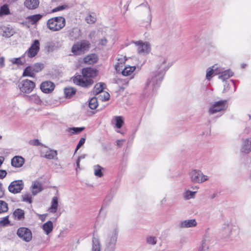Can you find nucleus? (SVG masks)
I'll list each match as a JSON object with an SVG mask.
<instances>
[{"label":"nucleus","instance_id":"1","mask_svg":"<svg viewBox=\"0 0 251 251\" xmlns=\"http://www.w3.org/2000/svg\"><path fill=\"white\" fill-rule=\"evenodd\" d=\"M82 75H77L73 78V82L76 85L82 87H90L94 83L92 78L97 75V71L91 68H86L82 69Z\"/></svg>","mask_w":251,"mask_h":251},{"label":"nucleus","instance_id":"2","mask_svg":"<svg viewBox=\"0 0 251 251\" xmlns=\"http://www.w3.org/2000/svg\"><path fill=\"white\" fill-rule=\"evenodd\" d=\"M163 76L152 72L147 78L144 87V92L148 96H153L157 92Z\"/></svg>","mask_w":251,"mask_h":251},{"label":"nucleus","instance_id":"3","mask_svg":"<svg viewBox=\"0 0 251 251\" xmlns=\"http://www.w3.org/2000/svg\"><path fill=\"white\" fill-rule=\"evenodd\" d=\"M168 59V55L165 53L157 56L155 59V70L153 72L164 77L166 72L171 66Z\"/></svg>","mask_w":251,"mask_h":251},{"label":"nucleus","instance_id":"4","mask_svg":"<svg viewBox=\"0 0 251 251\" xmlns=\"http://www.w3.org/2000/svg\"><path fill=\"white\" fill-rule=\"evenodd\" d=\"M65 19L62 16L50 18L47 22V27L52 31L60 30L65 26Z\"/></svg>","mask_w":251,"mask_h":251},{"label":"nucleus","instance_id":"5","mask_svg":"<svg viewBox=\"0 0 251 251\" xmlns=\"http://www.w3.org/2000/svg\"><path fill=\"white\" fill-rule=\"evenodd\" d=\"M118 237V231L113 229L107 234L105 240V251H114Z\"/></svg>","mask_w":251,"mask_h":251},{"label":"nucleus","instance_id":"6","mask_svg":"<svg viewBox=\"0 0 251 251\" xmlns=\"http://www.w3.org/2000/svg\"><path fill=\"white\" fill-rule=\"evenodd\" d=\"M191 181L195 183H202L209 180V176L204 175L201 171L194 169L189 173Z\"/></svg>","mask_w":251,"mask_h":251},{"label":"nucleus","instance_id":"7","mask_svg":"<svg viewBox=\"0 0 251 251\" xmlns=\"http://www.w3.org/2000/svg\"><path fill=\"white\" fill-rule=\"evenodd\" d=\"M90 44L88 41L82 40L75 44L72 48V52L76 55L83 53L89 48Z\"/></svg>","mask_w":251,"mask_h":251},{"label":"nucleus","instance_id":"8","mask_svg":"<svg viewBox=\"0 0 251 251\" xmlns=\"http://www.w3.org/2000/svg\"><path fill=\"white\" fill-rule=\"evenodd\" d=\"M21 92L25 94L30 93L35 87V83L29 79L22 80L18 85Z\"/></svg>","mask_w":251,"mask_h":251},{"label":"nucleus","instance_id":"9","mask_svg":"<svg viewBox=\"0 0 251 251\" xmlns=\"http://www.w3.org/2000/svg\"><path fill=\"white\" fill-rule=\"evenodd\" d=\"M134 44L136 46L137 51L139 54L143 55H147L151 50V45L148 42H143L140 40L134 42Z\"/></svg>","mask_w":251,"mask_h":251},{"label":"nucleus","instance_id":"10","mask_svg":"<svg viewBox=\"0 0 251 251\" xmlns=\"http://www.w3.org/2000/svg\"><path fill=\"white\" fill-rule=\"evenodd\" d=\"M226 100H220L213 102L208 109V113L210 115L224 111L226 109Z\"/></svg>","mask_w":251,"mask_h":251},{"label":"nucleus","instance_id":"11","mask_svg":"<svg viewBox=\"0 0 251 251\" xmlns=\"http://www.w3.org/2000/svg\"><path fill=\"white\" fill-rule=\"evenodd\" d=\"M17 236L23 241L29 242L32 239V233L30 229L25 227H21L17 229Z\"/></svg>","mask_w":251,"mask_h":251},{"label":"nucleus","instance_id":"12","mask_svg":"<svg viewBox=\"0 0 251 251\" xmlns=\"http://www.w3.org/2000/svg\"><path fill=\"white\" fill-rule=\"evenodd\" d=\"M44 147L46 149H41V156L44 157L47 159H57V151L51 149L46 146H44Z\"/></svg>","mask_w":251,"mask_h":251},{"label":"nucleus","instance_id":"13","mask_svg":"<svg viewBox=\"0 0 251 251\" xmlns=\"http://www.w3.org/2000/svg\"><path fill=\"white\" fill-rule=\"evenodd\" d=\"M24 182L22 180H15L11 182L8 186V190L13 194L20 193L24 188Z\"/></svg>","mask_w":251,"mask_h":251},{"label":"nucleus","instance_id":"14","mask_svg":"<svg viewBox=\"0 0 251 251\" xmlns=\"http://www.w3.org/2000/svg\"><path fill=\"white\" fill-rule=\"evenodd\" d=\"M39 50V41L38 40H35L25 53L29 57L32 58L34 57L38 53Z\"/></svg>","mask_w":251,"mask_h":251},{"label":"nucleus","instance_id":"15","mask_svg":"<svg viewBox=\"0 0 251 251\" xmlns=\"http://www.w3.org/2000/svg\"><path fill=\"white\" fill-rule=\"evenodd\" d=\"M14 33V29L10 26H0V34L3 37L9 38L13 36Z\"/></svg>","mask_w":251,"mask_h":251},{"label":"nucleus","instance_id":"16","mask_svg":"<svg viewBox=\"0 0 251 251\" xmlns=\"http://www.w3.org/2000/svg\"><path fill=\"white\" fill-rule=\"evenodd\" d=\"M197 225V222L195 219H188L180 221L178 227L180 228H188L195 227Z\"/></svg>","mask_w":251,"mask_h":251},{"label":"nucleus","instance_id":"17","mask_svg":"<svg viewBox=\"0 0 251 251\" xmlns=\"http://www.w3.org/2000/svg\"><path fill=\"white\" fill-rule=\"evenodd\" d=\"M140 6H145L148 12V17H147V21L146 23H142V26L145 27L146 28H148L151 27V22L152 20V14L151 9L147 2H146L144 3H142L139 5Z\"/></svg>","mask_w":251,"mask_h":251},{"label":"nucleus","instance_id":"18","mask_svg":"<svg viewBox=\"0 0 251 251\" xmlns=\"http://www.w3.org/2000/svg\"><path fill=\"white\" fill-rule=\"evenodd\" d=\"M55 85L50 81L43 82L40 85L41 91L45 93H50L54 89Z\"/></svg>","mask_w":251,"mask_h":251},{"label":"nucleus","instance_id":"19","mask_svg":"<svg viewBox=\"0 0 251 251\" xmlns=\"http://www.w3.org/2000/svg\"><path fill=\"white\" fill-rule=\"evenodd\" d=\"M25 160L21 156H15L11 160V164L12 167L16 168L22 167L24 164Z\"/></svg>","mask_w":251,"mask_h":251},{"label":"nucleus","instance_id":"20","mask_svg":"<svg viewBox=\"0 0 251 251\" xmlns=\"http://www.w3.org/2000/svg\"><path fill=\"white\" fill-rule=\"evenodd\" d=\"M240 151L241 152L246 154L251 151V137L243 140Z\"/></svg>","mask_w":251,"mask_h":251},{"label":"nucleus","instance_id":"21","mask_svg":"<svg viewBox=\"0 0 251 251\" xmlns=\"http://www.w3.org/2000/svg\"><path fill=\"white\" fill-rule=\"evenodd\" d=\"M211 238L207 235L203 237L201 246H200L198 251H208L209 246L211 243Z\"/></svg>","mask_w":251,"mask_h":251},{"label":"nucleus","instance_id":"22","mask_svg":"<svg viewBox=\"0 0 251 251\" xmlns=\"http://www.w3.org/2000/svg\"><path fill=\"white\" fill-rule=\"evenodd\" d=\"M231 227L228 224H225L220 229V234L222 238L229 237L231 234Z\"/></svg>","mask_w":251,"mask_h":251},{"label":"nucleus","instance_id":"23","mask_svg":"<svg viewBox=\"0 0 251 251\" xmlns=\"http://www.w3.org/2000/svg\"><path fill=\"white\" fill-rule=\"evenodd\" d=\"M39 0H25L24 2L25 6L29 10L37 8L39 6Z\"/></svg>","mask_w":251,"mask_h":251},{"label":"nucleus","instance_id":"24","mask_svg":"<svg viewBox=\"0 0 251 251\" xmlns=\"http://www.w3.org/2000/svg\"><path fill=\"white\" fill-rule=\"evenodd\" d=\"M58 206V198L56 196L53 197L51 202V205L49 208V211L52 213H55L57 210Z\"/></svg>","mask_w":251,"mask_h":251},{"label":"nucleus","instance_id":"25","mask_svg":"<svg viewBox=\"0 0 251 251\" xmlns=\"http://www.w3.org/2000/svg\"><path fill=\"white\" fill-rule=\"evenodd\" d=\"M42 228L43 230L44 231L45 233L48 235L53 230V223L50 221H48V222L44 223Z\"/></svg>","mask_w":251,"mask_h":251},{"label":"nucleus","instance_id":"26","mask_svg":"<svg viewBox=\"0 0 251 251\" xmlns=\"http://www.w3.org/2000/svg\"><path fill=\"white\" fill-rule=\"evenodd\" d=\"M85 21L88 24H93L97 21V15L94 12H89L85 17Z\"/></svg>","mask_w":251,"mask_h":251},{"label":"nucleus","instance_id":"27","mask_svg":"<svg viewBox=\"0 0 251 251\" xmlns=\"http://www.w3.org/2000/svg\"><path fill=\"white\" fill-rule=\"evenodd\" d=\"M26 100L30 102H33L37 104H40L42 102L40 97L36 94L26 96Z\"/></svg>","mask_w":251,"mask_h":251},{"label":"nucleus","instance_id":"28","mask_svg":"<svg viewBox=\"0 0 251 251\" xmlns=\"http://www.w3.org/2000/svg\"><path fill=\"white\" fill-rule=\"evenodd\" d=\"M135 66H126L122 71V74L124 76L130 75L135 70Z\"/></svg>","mask_w":251,"mask_h":251},{"label":"nucleus","instance_id":"29","mask_svg":"<svg viewBox=\"0 0 251 251\" xmlns=\"http://www.w3.org/2000/svg\"><path fill=\"white\" fill-rule=\"evenodd\" d=\"M100 245L99 238L93 237L92 240V251H100Z\"/></svg>","mask_w":251,"mask_h":251},{"label":"nucleus","instance_id":"30","mask_svg":"<svg viewBox=\"0 0 251 251\" xmlns=\"http://www.w3.org/2000/svg\"><path fill=\"white\" fill-rule=\"evenodd\" d=\"M13 215L15 218L18 220H22L25 218V212L24 211L21 209H16Z\"/></svg>","mask_w":251,"mask_h":251},{"label":"nucleus","instance_id":"31","mask_svg":"<svg viewBox=\"0 0 251 251\" xmlns=\"http://www.w3.org/2000/svg\"><path fill=\"white\" fill-rule=\"evenodd\" d=\"M42 190L41 184L38 182H35L32 186V193L33 195H35Z\"/></svg>","mask_w":251,"mask_h":251},{"label":"nucleus","instance_id":"32","mask_svg":"<svg viewBox=\"0 0 251 251\" xmlns=\"http://www.w3.org/2000/svg\"><path fill=\"white\" fill-rule=\"evenodd\" d=\"M105 84L104 83H98L96 84L94 88V93L98 95L102 92L104 89Z\"/></svg>","mask_w":251,"mask_h":251},{"label":"nucleus","instance_id":"33","mask_svg":"<svg viewBox=\"0 0 251 251\" xmlns=\"http://www.w3.org/2000/svg\"><path fill=\"white\" fill-rule=\"evenodd\" d=\"M32 67L31 66H28L26 67L24 70V72L23 74V76H29L33 77L35 76V73L33 71V69H32Z\"/></svg>","mask_w":251,"mask_h":251},{"label":"nucleus","instance_id":"34","mask_svg":"<svg viewBox=\"0 0 251 251\" xmlns=\"http://www.w3.org/2000/svg\"><path fill=\"white\" fill-rule=\"evenodd\" d=\"M85 129L84 127H70L67 129V131L70 133V135L74 134H77L80 132H82Z\"/></svg>","mask_w":251,"mask_h":251},{"label":"nucleus","instance_id":"35","mask_svg":"<svg viewBox=\"0 0 251 251\" xmlns=\"http://www.w3.org/2000/svg\"><path fill=\"white\" fill-rule=\"evenodd\" d=\"M232 75L233 73L230 70H227L222 72L221 75L219 76V78L223 81H225Z\"/></svg>","mask_w":251,"mask_h":251},{"label":"nucleus","instance_id":"36","mask_svg":"<svg viewBox=\"0 0 251 251\" xmlns=\"http://www.w3.org/2000/svg\"><path fill=\"white\" fill-rule=\"evenodd\" d=\"M10 14V10L7 4H4L0 7V17L9 15Z\"/></svg>","mask_w":251,"mask_h":251},{"label":"nucleus","instance_id":"37","mask_svg":"<svg viewBox=\"0 0 251 251\" xmlns=\"http://www.w3.org/2000/svg\"><path fill=\"white\" fill-rule=\"evenodd\" d=\"M43 17L41 14H35L31 16H29L27 17V19L32 24H35L39 21Z\"/></svg>","mask_w":251,"mask_h":251},{"label":"nucleus","instance_id":"38","mask_svg":"<svg viewBox=\"0 0 251 251\" xmlns=\"http://www.w3.org/2000/svg\"><path fill=\"white\" fill-rule=\"evenodd\" d=\"M196 192L191 191L190 190H186L183 193V197L186 200H188L191 199H194L195 197Z\"/></svg>","mask_w":251,"mask_h":251},{"label":"nucleus","instance_id":"39","mask_svg":"<svg viewBox=\"0 0 251 251\" xmlns=\"http://www.w3.org/2000/svg\"><path fill=\"white\" fill-rule=\"evenodd\" d=\"M94 175L98 177H101L103 176V173L102 170L103 168L99 165H95L93 167Z\"/></svg>","mask_w":251,"mask_h":251},{"label":"nucleus","instance_id":"40","mask_svg":"<svg viewBox=\"0 0 251 251\" xmlns=\"http://www.w3.org/2000/svg\"><path fill=\"white\" fill-rule=\"evenodd\" d=\"M76 93L75 90L72 87L65 88L64 89V94L67 98H70Z\"/></svg>","mask_w":251,"mask_h":251},{"label":"nucleus","instance_id":"41","mask_svg":"<svg viewBox=\"0 0 251 251\" xmlns=\"http://www.w3.org/2000/svg\"><path fill=\"white\" fill-rule=\"evenodd\" d=\"M217 68L215 66H213L211 68H209L206 71V78L207 80H210L213 74L215 72L216 74L217 73L216 72Z\"/></svg>","mask_w":251,"mask_h":251},{"label":"nucleus","instance_id":"42","mask_svg":"<svg viewBox=\"0 0 251 251\" xmlns=\"http://www.w3.org/2000/svg\"><path fill=\"white\" fill-rule=\"evenodd\" d=\"M115 126L117 128H121L124 124V119L122 116H115Z\"/></svg>","mask_w":251,"mask_h":251},{"label":"nucleus","instance_id":"43","mask_svg":"<svg viewBox=\"0 0 251 251\" xmlns=\"http://www.w3.org/2000/svg\"><path fill=\"white\" fill-rule=\"evenodd\" d=\"M231 86H233L234 87L233 90L232 92H234L235 91V85L234 81L232 80H230V83L226 82L224 85V88L223 91L224 92H226L229 91V88Z\"/></svg>","mask_w":251,"mask_h":251},{"label":"nucleus","instance_id":"44","mask_svg":"<svg viewBox=\"0 0 251 251\" xmlns=\"http://www.w3.org/2000/svg\"><path fill=\"white\" fill-rule=\"evenodd\" d=\"M98 105L97 99L95 97L90 99L89 102V106L91 109H95Z\"/></svg>","mask_w":251,"mask_h":251},{"label":"nucleus","instance_id":"45","mask_svg":"<svg viewBox=\"0 0 251 251\" xmlns=\"http://www.w3.org/2000/svg\"><path fill=\"white\" fill-rule=\"evenodd\" d=\"M35 73L40 72L44 67L43 63H37L31 66Z\"/></svg>","mask_w":251,"mask_h":251},{"label":"nucleus","instance_id":"46","mask_svg":"<svg viewBox=\"0 0 251 251\" xmlns=\"http://www.w3.org/2000/svg\"><path fill=\"white\" fill-rule=\"evenodd\" d=\"M84 61L89 64H92L96 61V57L95 54H91L87 56L84 58Z\"/></svg>","mask_w":251,"mask_h":251},{"label":"nucleus","instance_id":"47","mask_svg":"<svg viewBox=\"0 0 251 251\" xmlns=\"http://www.w3.org/2000/svg\"><path fill=\"white\" fill-rule=\"evenodd\" d=\"M8 209L7 203L2 201H0V213H4Z\"/></svg>","mask_w":251,"mask_h":251},{"label":"nucleus","instance_id":"48","mask_svg":"<svg viewBox=\"0 0 251 251\" xmlns=\"http://www.w3.org/2000/svg\"><path fill=\"white\" fill-rule=\"evenodd\" d=\"M146 242L150 245H155L157 243V239L154 236H149L147 237Z\"/></svg>","mask_w":251,"mask_h":251},{"label":"nucleus","instance_id":"49","mask_svg":"<svg viewBox=\"0 0 251 251\" xmlns=\"http://www.w3.org/2000/svg\"><path fill=\"white\" fill-rule=\"evenodd\" d=\"M10 61L13 64H16L17 65H22L23 63L21 60V58H13L10 59Z\"/></svg>","mask_w":251,"mask_h":251},{"label":"nucleus","instance_id":"50","mask_svg":"<svg viewBox=\"0 0 251 251\" xmlns=\"http://www.w3.org/2000/svg\"><path fill=\"white\" fill-rule=\"evenodd\" d=\"M9 221L7 216L3 217L1 220H0V226H7L9 224Z\"/></svg>","mask_w":251,"mask_h":251},{"label":"nucleus","instance_id":"51","mask_svg":"<svg viewBox=\"0 0 251 251\" xmlns=\"http://www.w3.org/2000/svg\"><path fill=\"white\" fill-rule=\"evenodd\" d=\"M29 144L31 145L35 146H42L44 147V146H45L44 145L42 144L38 139H33L30 140Z\"/></svg>","mask_w":251,"mask_h":251},{"label":"nucleus","instance_id":"52","mask_svg":"<svg viewBox=\"0 0 251 251\" xmlns=\"http://www.w3.org/2000/svg\"><path fill=\"white\" fill-rule=\"evenodd\" d=\"M68 7V5H67L66 4L59 6H57V7L53 8L51 12L52 13H54V12H56L57 11H61V10H64V9L67 8Z\"/></svg>","mask_w":251,"mask_h":251},{"label":"nucleus","instance_id":"53","mask_svg":"<svg viewBox=\"0 0 251 251\" xmlns=\"http://www.w3.org/2000/svg\"><path fill=\"white\" fill-rule=\"evenodd\" d=\"M100 97L102 101H106L109 99L110 95L107 92H104L102 95H100Z\"/></svg>","mask_w":251,"mask_h":251},{"label":"nucleus","instance_id":"54","mask_svg":"<svg viewBox=\"0 0 251 251\" xmlns=\"http://www.w3.org/2000/svg\"><path fill=\"white\" fill-rule=\"evenodd\" d=\"M55 45L53 43H49L47 45V49L48 51H52L54 50Z\"/></svg>","mask_w":251,"mask_h":251},{"label":"nucleus","instance_id":"55","mask_svg":"<svg viewBox=\"0 0 251 251\" xmlns=\"http://www.w3.org/2000/svg\"><path fill=\"white\" fill-rule=\"evenodd\" d=\"M85 139L84 138H81L79 141L78 143L77 144L76 149H75V151H76L77 150H78L81 146H82L85 143Z\"/></svg>","mask_w":251,"mask_h":251},{"label":"nucleus","instance_id":"56","mask_svg":"<svg viewBox=\"0 0 251 251\" xmlns=\"http://www.w3.org/2000/svg\"><path fill=\"white\" fill-rule=\"evenodd\" d=\"M23 201L30 203L32 202L31 197L29 195H25L23 196Z\"/></svg>","mask_w":251,"mask_h":251},{"label":"nucleus","instance_id":"57","mask_svg":"<svg viewBox=\"0 0 251 251\" xmlns=\"http://www.w3.org/2000/svg\"><path fill=\"white\" fill-rule=\"evenodd\" d=\"M5 67V58L4 56L0 57V68H3Z\"/></svg>","mask_w":251,"mask_h":251},{"label":"nucleus","instance_id":"58","mask_svg":"<svg viewBox=\"0 0 251 251\" xmlns=\"http://www.w3.org/2000/svg\"><path fill=\"white\" fill-rule=\"evenodd\" d=\"M107 43V40L105 38H103L99 41V44L101 46H105Z\"/></svg>","mask_w":251,"mask_h":251},{"label":"nucleus","instance_id":"59","mask_svg":"<svg viewBox=\"0 0 251 251\" xmlns=\"http://www.w3.org/2000/svg\"><path fill=\"white\" fill-rule=\"evenodd\" d=\"M7 172L5 170H0V179H2L5 177Z\"/></svg>","mask_w":251,"mask_h":251},{"label":"nucleus","instance_id":"60","mask_svg":"<svg viewBox=\"0 0 251 251\" xmlns=\"http://www.w3.org/2000/svg\"><path fill=\"white\" fill-rule=\"evenodd\" d=\"M118 62L117 63V64L115 65V69L117 72H119L122 70V69H120V64L122 63L120 61V59H118Z\"/></svg>","mask_w":251,"mask_h":251},{"label":"nucleus","instance_id":"61","mask_svg":"<svg viewBox=\"0 0 251 251\" xmlns=\"http://www.w3.org/2000/svg\"><path fill=\"white\" fill-rule=\"evenodd\" d=\"M39 219L42 221L44 222L45 220L46 217L47 215V214H39Z\"/></svg>","mask_w":251,"mask_h":251},{"label":"nucleus","instance_id":"62","mask_svg":"<svg viewBox=\"0 0 251 251\" xmlns=\"http://www.w3.org/2000/svg\"><path fill=\"white\" fill-rule=\"evenodd\" d=\"M113 197V194H112L111 195L107 196L106 197L105 199L104 200V202H106V201H108V202H110L111 201V200L112 199Z\"/></svg>","mask_w":251,"mask_h":251},{"label":"nucleus","instance_id":"63","mask_svg":"<svg viewBox=\"0 0 251 251\" xmlns=\"http://www.w3.org/2000/svg\"><path fill=\"white\" fill-rule=\"evenodd\" d=\"M4 196V191L2 187V183L0 182V198Z\"/></svg>","mask_w":251,"mask_h":251},{"label":"nucleus","instance_id":"64","mask_svg":"<svg viewBox=\"0 0 251 251\" xmlns=\"http://www.w3.org/2000/svg\"><path fill=\"white\" fill-rule=\"evenodd\" d=\"M125 141V140H118L117 141V145L119 147H121L123 144V142Z\"/></svg>","mask_w":251,"mask_h":251}]
</instances>
